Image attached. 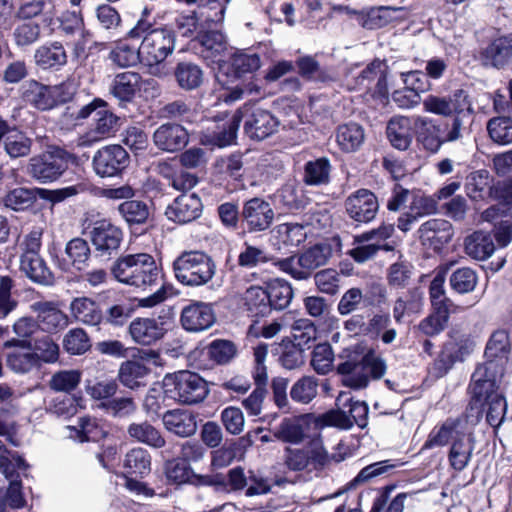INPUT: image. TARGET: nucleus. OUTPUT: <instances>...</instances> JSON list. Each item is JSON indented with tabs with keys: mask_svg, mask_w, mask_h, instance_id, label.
<instances>
[{
	"mask_svg": "<svg viewBox=\"0 0 512 512\" xmlns=\"http://www.w3.org/2000/svg\"><path fill=\"white\" fill-rule=\"evenodd\" d=\"M468 424L470 421L463 416L446 419L431 431L424 448L450 444L449 464L454 470L463 471L469 465L475 449V437Z\"/></svg>",
	"mask_w": 512,
	"mask_h": 512,
	"instance_id": "nucleus-1",
	"label": "nucleus"
},
{
	"mask_svg": "<svg viewBox=\"0 0 512 512\" xmlns=\"http://www.w3.org/2000/svg\"><path fill=\"white\" fill-rule=\"evenodd\" d=\"M110 271L117 282L142 291L156 286L160 278V269L154 257L144 252L118 257Z\"/></svg>",
	"mask_w": 512,
	"mask_h": 512,
	"instance_id": "nucleus-2",
	"label": "nucleus"
},
{
	"mask_svg": "<svg viewBox=\"0 0 512 512\" xmlns=\"http://www.w3.org/2000/svg\"><path fill=\"white\" fill-rule=\"evenodd\" d=\"M150 24L139 20L134 28L129 31L131 38H139L143 34L140 45L142 62L148 66L162 63L175 49V35L171 29H150Z\"/></svg>",
	"mask_w": 512,
	"mask_h": 512,
	"instance_id": "nucleus-3",
	"label": "nucleus"
},
{
	"mask_svg": "<svg viewBox=\"0 0 512 512\" xmlns=\"http://www.w3.org/2000/svg\"><path fill=\"white\" fill-rule=\"evenodd\" d=\"M175 278L182 285L199 287L209 283L216 274L214 260L202 251H184L173 262Z\"/></svg>",
	"mask_w": 512,
	"mask_h": 512,
	"instance_id": "nucleus-4",
	"label": "nucleus"
},
{
	"mask_svg": "<svg viewBox=\"0 0 512 512\" xmlns=\"http://www.w3.org/2000/svg\"><path fill=\"white\" fill-rule=\"evenodd\" d=\"M166 396L182 404L202 402L209 393L207 382L197 373L188 370L167 374L163 379Z\"/></svg>",
	"mask_w": 512,
	"mask_h": 512,
	"instance_id": "nucleus-5",
	"label": "nucleus"
},
{
	"mask_svg": "<svg viewBox=\"0 0 512 512\" xmlns=\"http://www.w3.org/2000/svg\"><path fill=\"white\" fill-rule=\"evenodd\" d=\"M72 158V155L66 150L50 146L46 151L30 158L27 172L39 183H51L63 175Z\"/></svg>",
	"mask_w": 512,
	"mask_h": 512,
	"instance_id": "nucleus-6",
	"label": "nucleus"
},
{
	"mask_svg": "<svg viewBox=\"0 0 512 512\" xmlns=\"http://www.w3.org/2000/svg\"><path fill=\"white\" fill-rule=\"evenodd\" d=\"M331 249L325 245H315L298 257H290L277 262L280 270L295 279H307L311 272L327 263Z\"/></svg>",
	"mask_w": 512,
	"mask_h": 512,
	"instance_id": "nucleus-7",
	"label": "nucleus"
},
{
	"mask_svg": "<svg viewBox=\"0 0 512 512\" xmlns=\"http://www.w3.org/2000/svg\"><path fill=\"white\" fill-rule=\"evenodd\" d=\"M129 164V155L120 145H109L99 149L93 157V168L100 177L119 175Z\"/></svg>",
	"mask_w": 512,
	"mask_h": 512,
	"instance_id": "nucleus-8",
	"label": "nucleus"
},
{
	"mask_svg": "<svg viewBox=\"0 0 512 512\" xmlns=\"http://www.w3.org/2000/svg\"><path fill=\"white\" fill-rule=\"evenodd\" d=\"M345 209L354 221L368 223L375 218L379 203L373 192L368 189H359L347 197Z\"/></svg>",
	"mask_w": 512,
	"mask_h": 512,
	"instance_id": "nucleus-9",
	"label": "nucleus"
},
{
	"mask_svg": "<svg viewBox=\"0 0 512 512\" xmlns=\"http://www.w3.org/2000/svg\"><path fill=\"white\" fill-rule=\"evenodd\" d=\"M91 242L100 256H110L117 251L123 239L122 231L108 220L93 223L90 231Z\"/></svg>",
	"mask_w": 512,
	"mask_h": 512,
	"instance_id": "nucleus-10",
	"label": "nucleus"
},
{
	"mask_svg": "<svg viewBox=\"0 0 512 512\" xmlns=\"http://www.w3.org/2000/svg\"><path fill=\"white\" fill-rule=\"evenodd\" d=\"M241 217L250 232H261L271 226L274 211L268 202L255 197L244 203Z\"/></svg>",
	"mask_w": 512,
	"mask_h": 512,
	"instance_id": "nucleus-11",
	"label": "nucleus"
},
{
	"mask_svg": "<svg viewBox=\"0 0 512 512\" xmlns=\"http://www.w3.org/2000/svg\"><path fill=\"white\" fill-rule=\"evenodd\" d=\"M164 318L137 317L130 322L128 332L137 344L152 345L161 340L167 332Z\"/></svg>",
	"mask_w": 512,
	"mask_h": 512,
	"instance_id": "nucleus-12",
	"label": "nucleus"
},
{
	"mask_svg": "<svg viewBox=\"0 0 512 512\" xmlns=\"http://www.w3.org/2000/svg\"><path fill=\"white\" fill-rule=\"evenodd\" d=\"M153 144L165 152H177L189 142L187 129L178 123H164L156 128L152 135Z\"/></svg>",
	"mask_w": 512,
	"mask_h": 512,
	"instance_id": "nucleus-13",
	"label": "nucleus"
},
{
	"mask_svg": "<svg viewBox=\"0 0 512 512\" xmlns=\"http://www.w3.org/2000/svg\"><path fill=\"white\" fill-rule=\"evenodd\" d=\"M470 391L472 400L463 417L466 418V421H470L471 426H475L482 418L484 402L491 400L492 396L501 395V393L498 391L497 383H494L493 380L477 382L476 379H472Z\"/></svg>",
	"mask_w": 512,
	"mask_h": 512,
	"instance_id": "nucleus-14",
	"label": "nucleus"
},
{
	"mask_svg": "<svg viewBox=\"0 0 512 512\" xmlns=\"http://www.w3.org/2000/svg\"><path fill=\"white\" fill-rule=\"evenodd\" d=\"M153 79L142 80L140 74L132 71L118 73L109 86L110 93L120 102H130L143 86L155 88Z\"/></svg>",
	"mask_w": 512,
	"mask_h": 512,
	"instance_id": "nucleus-15",
	"label": "nucleus"
},
{
	"mask_svg": "<svg viewBox=\"0 0 512 512\" xmlns=\"http://www.w3.org/2000/svg\"><path fill=\"white\" fill-rule=\"evenodd\" d=\"M36 314L39 327L47 332H56L66 328L69 324L68 316L60 310L54 301H36L30 305Z\"/></svg>",
	"mask_w": 512,
	"mask_h": 512,
	"instance_id": "nucleus-16",
	"label": "nucleus"
},
{
	"mask_svg": "<svg viewBox=\"0 0 512 512\" xmlns=\"http://www.w3.org/2000/svg\"><path fill=\"white\" fill-rule=\"evenodd\" d=\"M418 238L423 245L434 250H440L453 237V228L449 221L444 219H430L418 229Z\"/></svg>",
	"mask_w": 512,
	"mask_h": 512,
	"instance_id": "nucleus-17",
	"label": "nucleus"
},
{
	"mask_svg": "<svg viewBox=\"0 0 512 512\" xmlns=\"http://www.w3.org/2000/svg\"><path fill=\"white\" fill-rule=\"evenodd\" d=\"M225 11L226 6L221 0H199L192 16L186 18L187 24L191 27L183 34L193 33L197 23L201 25L221 24L225 17Z\"/></svg>",
	"mask_w": 512,
	"mask_h": 512,
	"instance_id": "nucleus-18",
	"label": "nucleus"
},
{
	"mask_svg": "<svg viewBox=\"0 0 512 512\" xmlns=\"http://www.w3.org/2000/svg\"><path fill=\"white\" fill-rule=\"evenodd\" d=\"M215 322L212 307L203 302H194L184 307L181 313V324L190 332L209 329Z\"/></svg>",
	"mask_w": 512,
	"mask_h": 512,
	"instance_id": "nucleus-19",
	"label": "nucleus"
},
{
	"mask_svg": "<svg viewBox=\"0 0 512 512\" xmlns=\"http://www.w3.org/2000/svg\"><path fill=\"white\" fill-rule=\"evenodd\" d=\"M23 88V99L39 110L52 109L59 102L60 89L58 86H47L30 80Z\"/></svg>",
	"mask_w": 512,
	"mask_h": 512,
	"instance_id": "nucleus-20",
	"label": "nucleus"
},
{
	"mask_svg": "<svg viewBox=\"0 0 512 512\" xmlns=\"http://www.w3.org/2000/svg\"><path fill=\"white\" fill-rule=\"evenodd\" d=\"M202 212L201 199L195 193L182 194L167 208V217L177 223L185 224L197 219Z\"/></svg>",
	"mask_w": 512,
	"mask_h": 512,
	"instance_id": "nucleus-21",
	"label": "nucleus"
},
{
	"mask_svg": "<svg viewBox=\"0 0 512 512\" xmlns=\"http://www.w3.org/2000/svg\"><path fill=\"white\" fill-rule=\"evenodd\" d=\"M164 428L181 438L191 437L197 431V419L193 412L185 409L168 410L162 415Z\"/></svg>",
	"mask_w": 512,
	"mask_h": 512,
	"instance_id": "nucleus-22",
	"label": "nucleus"
},
{
	"mask_svg": "<svg viewBox=\"0 0 512 512\" xmlns=\"http://www.w3.org/2000/svg\"><path fill=\"white\" fill-rule=\"evenodd\" d=\"M34 62L42 70L57 71L68 62V55L63 44L59 41L45 43L34 52Z\"/></svg>",
	"mask_w": 512,
	"mask_h": 512,
	"instance_id": "nucleus-23",
	"label": "nucleus"
},
{
	"mask_svg": "<svg viewBox=\"0 0 512 512\" xmlns=\"http://www.w3.org/2000/svg\"><path fill=\"white\" fill-rule=\"evenodd\" d=\"M197 40L201 45L200 54L202 58L211 63L222 61L229 48L225 35L220 31H208L199 34Z\"/></svg>",
	"mask_w": 512,
	"mask_h": 512,
	"instance_id": "nucleus-24",
	"label": "nucleus"
},
{
	"mask_svg": "<svg viewBox=\"0 0 512 512\" xmlns=\"http://www.w3.org/2000/svg\"><path fill=\"white\" fill-rule=\"evenodd\" d=\"M71 317L76 321L88 326H97L103 319V313L98 304L89 297H76L70 305Z\"/></svg>",
	"mask_w": 512,
	"mask_h": 512,
	"instance_id": "nucleus-25",
	"label": "nucleus"
},
{
	"mask_svg": "<svg viewBox=\"0 0 512 512\" xmlns=\"http://www.w3.org/2000/svg\"><path fill=\"white\" fill-rule=\"evenodd\" d=\"M278 127L277 119L269 112L260 108L253 110L249 118L245 122V131L251 137L262 140Z\"/></svg>",
	"mask_w": 512,
	"mask_h": 512,
	"instance_id": "nucleus-26",
	"label": "nucleus"
},
{
	"mask_svg": "<svg viewBox=\"0 0 512 512\" xmlns=\"http://www.w3.org/2000/svg\"><path fill=\"white\" fill-rule=\"evenodd\" d=\"M469 101L468 95L464 90H456L450 97H440L436 95H428L423 100V108L426 112L449 116L456 111V106Z\"/></svg>",
	"mask_w": 512,
	"mask_h": 512,
	"instance_id": "nucleus-27",
	"label": "nucleus"
},
{
	"mask_svg": "<svg viewBox=\"0 0 512 512\" xmlns=\"http://www.w3.org/2000/svg\"><path fill=\"white\" fill-rule=\"evenodd\" d=\"M165 474L167 479L175 484L188 482L200 485L212 484V480L209 476H199L194 474L191 467L179 458L166 463Z\"/></svg>",
	"mask_w": 512,
	"mask_h": 512,
	"instance_id": "nucleus-28",
	"label": "nucleus"
},
{
	"mask_svg": "<svg viewBox=\"0 0 512 512\" xmlns=\"http://www.w3.org/2000/svg\"><path fill=\"white\" fill-rule=\"evenodd\" d=\"M423 292L414 288L401 293L393 304V317L397 323H401L406 315L416 314L422 310Z\"/></svg>",
	"mask_w": 512,
	"mask_h": 512,
	"instance_id": "nucleus-29",
	"label": "nucleus"
},
{
	"mask_svg": "<svg viewBox=\"0 0 512 512\" xmlns=\"http://www.w3.org/2000/svg\"><path fill=\"white\" fill-rule=\"evenodd\" d=\"M473 109L470 101L456 106V111L450 122L445 124V140L447 143L456 142L464 137L467 131V122L471 119Z\"/></svg>",
	"mask_w": 512,
	"mask_h": 512,
	"instance_id": "nucleus-30",
	"label": "nucleus"
},
{
	"mask_svg": "<svg viewBox=\"0 0 512 512\" xmlns=\"http://www.w3.org/2000/svg\"><path fill=\"white\" fill-rule=\"evenodd\" d=\"M339 374L343 376V385L352 389H362L369 383L368 372L363 360L356 362L352 360L340 363L337 367Z\"/></svg>",
	"mask_w": 512,
	"mask_h": 512,
	"instance_id": "nucleus-31",
	"label": "nucleus"
},
{
	"mask_svg": "<svg viewBox=\"0 0 512 512\" xmlns=\"http://www.w3.org/2000/svg\"><path fill=\"white\" fill-rule=\"evenodd\" d=\"M127 433L134 441L155 449H161L166 445V440L161 432L147 421L131 423L127 428Z\"/></svg>",
	"mask_w": 512,
	"mask_h": 512,
	"instance_id": "nucleus-32",
	"label": "nucleus"
},
{
	"mask_svg": "<svg viewBox=\"0 0 512 512\" xmlns=\"http://www.w3.org/2000/svg\"><path fill=\"white\" fill-rule=\"evenodd\" d=\"M20 270L33 282L51 285L54 277L45 261L40 256H21Z\"/></svg>",
	"mask_w": 512,
	"mask_h": 512,
	"instance_id": "nucleus-33",
	"label": "nucleus"
},
{
	"mask_svg": "<svg viewBox=\"0 0 512 512\" xmlns=\"http://www.w3.org/2000/svg\"><path fill=\"white\" fill-rule=\"evenodd\" d=\"M387 136L396 149H408L412 141L411 120L404 116L392 118L387 125Z\"/></svg>",
	"mask_w": 512,
	"mask_h": 512,
	"instance_id": "nucleus-34",
	"label": "nucleus"
},
{
	"mask_svg": "<svg viewBox=\"0 0 512 512\" xmlns=\"http://www.w3.org/2000/svg\"><path fill=\"white\" fill-rule=\"evenodd\" d=\"M174 74L179 87L186 91L199 88L204 81V71L192 62L178 63Z\"/></svg>",
	"mask_w": 512,
	"mask_h": 512,
	"instance_id": "nucleus-35",
	"label": "nucleus"
},
{
	"mask_svg": "<svg viewBox=\"0 0 512 512\" xmlns=\"http://www.w3.org/2000/svg\"><path fill=\"white\" fill-rule=\"evenodd\" d=\"M365 139L364 129L356 123L340 125L336 130V142L344 152H354Z\"/></svg>",
	"mask_w": 512,
	"mask_h": 512,
	"instance_id": "nucleus-36",
	"label": "nucleus"
},
{
	"mask_svg": "<svg viewBox=\"0 0 512 512\" xmlns=\"http://www.w3.org/2000/svg\"><path fill=\"white\" fill-rule=\"evenodd\" d=\"M273 435L276 439L285 443H301L305 437L303 417L294 416L284 418L273 430Z\"/></svg>",
	"mask_w": 512,
	"mask_h": 512,
	"instance_id": "nucleus-37",
	"label": "nucleus"
},
{
	"mask_svg": "<svg viewBox=\"0 0 512 512\" xmlns=\"http://www.w3.org/2000/svg\"><path fill=\"white\" fill-rule=\"evenodd\" d=\"M490 173L485 169H480L471 172L465 179V192L466 195L473 201L483 200L486 193L490 194L491 186Z\"/></svg>",
	"mask_w": 512,
	"mask_h": 512,
	"instance_id": "nucleus-38",
	"label": "nucleus"
},
{
	"mask_svg": "<svg viewBox=\"0 0 512 512\" xmlns=\"http://www.w3.org/2000/svg\"><path fill=\"white\" fill-rule=\"evenodd\" d=\"M494 250L495 245L491 235L483 231L474 232L465 239L466 253L476 260L489 258Z\"/></svg>",
	"mask_w": 512,
	"mask_h": 512,
	"instance_id": "nucleus-39",
	"label": "nucleus"
},
{
	"mask_svg": "<svg viewBox=\"0 0 512 512\" xmlns=\"http://www.w3.org/2000/svg\"><path fill=\"white\" fill-rule=\"evenodd\" d=\"M512 55V43L507 38L494 40L482 53L483 64L492 67L504 66Z\"/></svg>",
	"mask_w": 512,
	"mask_h": 512,
	"instance_id": "nucleus-40",
	"label": "nucleus"
},
{
	"mask_svg": "<svg viewBox=\"0 0 512 512\" xmlns=\"http://www.w3.org/2000/svg\"><path fill=\"white\" fill-rule=\"evenodd\" d=\"M241 300L245 308L254 316H265L271 311L266 289L260 286H250L247 288Z\"/></svg>",
	"mask_w": 512,
	"mask_h": 512,
	"instance_id": "nucleus-41",
	"label": "nucleus"
},
{
	"mask_svg": "<svg viewBox=\"0 0 512 512\" xmlns=\"http://www.w3.org/2000/svg\"><path fill=\"white\" fill-rule=\"evenodd\" d=\"M123 466L127 474L144 477L150 473L151 456L144 448H133L125 455Z\"/></svg>",
	"mask_w": 512,
	"mask_h": 512,
	"instance_id": "nucleus-42",
	"label": "nucleus"
},
{
	"mask_svg": "<svg viewBox=\"0 0 512 512\" xmlns=\"http://www.w3.org/2000/svg\"><path fill=\"white\" fill-rule=\"evenodd\" d=\"M248 105H244L243 108L238 109L232 117L223 125L220 131H214L211 135L210 142L218 147H226L231 145L237 135L240 123L242 121L244 111H248Z\"/></svg>",
	"mask_w": 512,
	"mask_h": 512,
	"instance_id": "nucleus-43",
	"label": "nucleus"
},
{
	"mask_svg": "<svg viewBox=\"0 0 512 512\" xmlns=\"http://www.w3.org/2000/svg\"><path fill=\"white\" fill-rule=\"evenodd\" d=\"M261 65V58L257 53L236 51L230 58L231 69L237 78L255 73Z\"/></svg>",
	"mask_w": 512,
	"mask_h": 512,
	"instance_id": "nucleus-44",
	"label": "nucleus"
},
{
	"mask_svg": "<svg viewBox=\"0 0 512 512\" xmlns=\"http://www.w3.org/2000/svg\"><path fill=\"white\" fill-rule=\"evenodd\" d=\"M400 8L381 6L370 9L364 14H357V22L365 29L374 30L387 25L393 19V14Z\"/></svg>",
	"mask_w": 512,
	"mask_h": 512,
	"instance_id": "nucleus-45",
	"label": "nucleus"
},
{
	"mask_svg": "<svg viewBox=\"0 0 512 512\" xmlns=\"http://www.w3.org/2000/svg\"><path fill=\"white\" fill-rule=\"evenodd\" d=\"M148 372V368L139 361L128 360L120 365L118 379L125 387L135 389L143 384Z\"/></svg>",
	"mask_w": 512,
	"mask_h": 512,
	"instance_id": "nucleus-46",
	"label": "nucleus"
},
{
	"mask_svg": "<svg viewBox=\"0 0 512 512\" xmlns=\"http://www.w3.org/2000/svg\"><path fill=\"white\" fill-rule=\"evenodd\" d=\"M351 401L349 392H340L336 398V405L338 409L330 410L322 415V421L325 425L335 426L341 429H350L351 421L349 419L347 411L344 408L347 407V403Z\"/></svg>",
	"mask_w": 512,
	"mask_h": 512,
	"instance_id": "nucleus-47",
	"label": "nucleus"
},
{
	"mask_svg": "<svg viewBox=\"0 0 512 512\" xmlns=\"http://www.w3.org/2000/svg\"><path fill=\"white\" fill-rule=\"evenodd\" d=\"M32 143L23 132L12 130L4 138V149L10 158L26 157L31 152Z\"/></svg>",
	"mask_w": 512,
	"mask_h": 512,
	"instance_id": "nucleus-48",
	"label": "nucleus"
},
{
	"mask_svg": "<svg viewBox=\"0 0 512 512\" xmlns=\"http://www.w3.org/2000/svg\"><path fill=\"white\" fill-rule=\"evenodd\" d=\"M266 293L269 296L270 309H285L291 302L293 290L289 283L276 279L269 283Z\"/></svg>",
	"mask_w": 512,
	"mask_h": 512,
	"instance_id": "nucleus-49",
	"label": "nucleus"
},
{
	"mask_svg": "<svg viewBox=\"0 0 512 512\" xmlns=\"http://www.w3.org/2000/svg\"><path fill=\"white\" fill-rule=\"evenodd\" d=\"M39 325L35 320L29 317L18 319L13 325V331L18 338H12L5 343L6 347L30 348L29 338L38 330Z\"/></svg>",
	"mask_w": 512,
	"mask_h": 512,
	"instance_id": "nucleus-50",
	"label": "nucleus"
},
{
	"mask_svg": "<svg viewBox=\"0 0 512 512\" xmlns=\"http://www.w3.org/2000/svg\"><path fill=\"white\" fill-rule=\"evenodd\" d=\"M118 118L105 107L96 111L94 127L88 133L90 140L98 141L116 130Z\"/></svg>",
	"mask_w": 512,
	"mask_h": 512,
	"instance_id": "nucleus-51",
	"label": "nucleus"
},
{
	"mask_svg": "<svg viewBox=\"0 0 512 512\" xmlns=\"http://www.w3.org/2000/svg\"><path fill=\"white\" fill-rule=\"evenodd\" d=\"M274 236L286 246H298L305 241L307 232L303 224L283 223L273 230Z\"/></svg>",
	"mask_w": 512,
	"mask_h": 512,
	"instance_id": "nucleus-52",
	"label": "nucleus"
},
{
	"mask_svg": "<svg viewBox=\"0 0 512 512\" xmlns=\"http://www.w3.org/2000/svg\"><path fill=\"white\" fill-rule=\"evenodd\" d=\"M317 391V379L313 376H303L291 387L290 396L295 402L308 404L316 397Z\"/></svg>",
	"mask_w": 512,
	"mask_h": 512,
	"instance_id": "nucleus-53",
	"label": "nucleus"
},
{
	"mask_svg": "<svg viewBox=\"0 0 512 512\" xmlns=\"http://www.w3.org/2000/svg\"><path fill=\"white\" fill-rule=\"evenodd\" d=\"M357 82L360 86L366 89L371 88V84L376 82L379 87V92H383L386 89L385 80V64L380 60H375L370 63L359 75Z\"/></svg>",
	"mask_w": 512,
	"mask_h": 512,
	"instance_id": "nucleus-54",
	"label": "nucleus"
},
{
	"mask_svg": "<svg viewBox=\"0 0 512 512\" xmlns=\"http://www.w3.org/2000/svg\"><path fill=\"white\" fill-rule=\"evenodd\" d=\"M25 504L20 479H12L7 489L0 488V512H6L7 507L19 509Z\"/></svg>",
	"mask_w": 512,
	"mask_h": 512,
	"instance_id": "nucleus-55",
	"label": "nucleus"
},
{
	"mask_svg": "<svg viewBox=\"0 0 512 512\" xmlns=\"http://www.w3.org/2000/svg\"><path fill=\"white\" fill-rule=\"evenodd\" d=\"M487 130L490 138L500 145L512 143V119L495 117L488 121Z\"/></svg>",
	"mask_w": 512,
	"mask_h": 512,
	"instance_id": "nucleus-56",
	"label": "nucleus"
},
{
	"mask_svg": "<svg viewBox=\"0 0 512 512\" xmlns=\"http://www.w3.org/2000/svg\"><path fill=\"white\" fill-rule=\"evenodd\" d=\"M330 163L326 158L310 161L305 165L304 181L309 185H322L329 182Z\"/></svg>",
	"mask_w": 512,
	"mask_h": 512,
	"instance_id": "nucleus-57",
	"label": "nucleus"
},
{
	"mask_svg": "<svg viewBox=\"0 0 512 512\" xmlns=\"http://www.w3.org/2000/svg\"><path fill=\"white\" fill-rule=\"evenodd\" d=\"M118 212L129 224H143L149 217L148 206L141 201L130 200L118 206Z\"/></svg>",
	"mask_w": 512,
	"mask_h": 512,
	"instance_id": "nucleus-58",
	"label": "nucleus"
},
{
	"mask_svg": "<svg viewBox=\"0 0 512 512\" xmlns=\"http://www.w3.org/2000/svg\"><path fill=\"white\" fill-rule=\"evenodd\" d=\"M82 373L79 370H61L52 375L49 387L56 392H71L77 388L81 381Z\"/></svg>",
	"mask_w": 512,
	"mask_h": 512,
	"instance_id": "nucleus-59",
	"label": "nucleus"
},
{
	"mask_svg": "<svg viewBox=\"0 0 512 512\" xmlns=\"http://www.w3.org/2000/svg\"><path fill=\"white\" fill-rule=\"evenodd\" d=\"M449 314V308L433 307V312L420 322L419 329L428 336L437 335L444 330Z\"/></svg>",
	"mask_w": 512,
	"mask_h": 512,
	"instance_id": "nucleus-60",
	"label": "nucleus"
},
{
	"mask_svg": "<svg viewBox=\"0 0 512 512\" xmlns=\"http://www.w3.org/2000/svg\"><path fill=\"white\" fill-rule=\"evenodd\" d=\"M509 347L508 334L505 331H496L487 343L485 355L489 360H496L504 364Z\"/></svg>",
	"mask_w": 512,
	"mask_h": 512,
	"instance_id": "nucleus-61",
	"label": "nucleus"
},
{
	"mask_svg": "<svg viewBox=\"0 0 512 512\" xmlns=\"http://www.w3.org/2000/svg\"><path fill=\"white\" fill-rule=\"evenodd\" d=\"M65 350L72 355H81L91 347L88 334L82 328H74L67 332L63 339Z\"/></svg>",
	"mask_w": 512,
	"mask_h": 512,
	"instance_id": "nucleus-62",
	"label": "nucleus"
},
{
	"mask_svg": "<svg viewBox=\"0 0 512 512\" xmlns=\"http://www.w3.org/2000/svg\"><path fill=\"white\" fill-rule=\"evenodd\" d=\"M478 282L476 272L468 267L455 270L450 276V285L460 294L472 292Z\"/></svg>",
	"mask_w": 512,
	"mask_h": 512,
	"instance_id": "nucleus-63",
	"label": "nucleus"
},
{
	"mask_svg": "<svg viewBox=\"0 0 512 512\" xmlns=\"http://www.w3.org/2000/svg\"><path fill=\"white\" fill-rule=\"evenodd\" d=\"M59 30L65 36L80 34L83 38H90L92 33L85 28L82 15L76 12H67L60 18Z\"/></svg>",
	"mask_w": 512,
	"mask_h": 512,
	"instance_id": "nucleus-64",
	"label": "nucleus"
}]
</instances>
